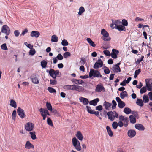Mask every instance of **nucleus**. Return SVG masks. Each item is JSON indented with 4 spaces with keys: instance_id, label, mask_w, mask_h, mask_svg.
<instances>
[{
    "instance_id": "1",
    "label": "nucleus",
    "mask_w": 152,
    "mask_h": 152,
    "mask_svg": "<svg viewBox=\"0 0 152 152\" xmlns=\"http://www.w3.org/2000/svg\"><path fill=\"white\" fill-rule=\"evenodd\" d=\"M119 121L118 122V126L121 127L124 126L126 127L128 126L129 122L128 118L123 115L120 116L119 117Z\"/></svg>"
},
{
    "instance_id": "2",
    "label": "nucleus",
    "mask_w": 152,
    "mask_h": 152,
    "mask_svg": "<svg viewBox=\"0 0 152 152\" xmlns=\"http://www.w3.org/2000/svg\"><path fill=\"white\" fill-rule=\"evenodd\" d=\"M72 143L73 145L76 149L77 151H80L81 148L80 142L75 137L72 139Z\"/></svg>"
},
{
    "instance_id": "3",
    "label": "nucleus",
    "mask_w": 152,
    "mask_h": 152,
    "mask_svg": "<svg viewBox=\"0 0 152 152\" xmlns=\"http://www.w3.org/2000/svg\"><path fill=\"white\" fill-rule=\"evenodd\" d=\"M89 76L91 77L92 76L94 77H102L100 73L97 70H94L93 69H91L89 72Z\"/></svg>"
},
{
    "instance_id": "4",
    "label": "nucleus",
    "mask_w": 152,
    "mask_h": 152,
    "mask_svg": "<svg viewBox=\"0 0 152 152\" xmlns=\"http://www.w3.org/2000/svg\"><path fill=\"white\" fill-rule=\"evenodd\" d=\"M101 34L103 36L102 39L104 41H109L110 40L111 38L109 36L108 33L104 29H103L101 30Z\"/></svg>"
},
{
    "instance_id": "5",
    "label": "nucleus",
    "mask_w": 152,
    "mask_h": 152,
    "mask_svg": "<svg viewBox=\"0 0 152 152\" xmlns=\"http://www.w3.org/2000/svg\"><path fill=\"white\" fill-rule=\"evenodd\" d=\"M1 32L7 35H9L10 33L9 27L7 25H4L1 28Z\"/></svg>"
},
{
    "instance_id": "6",
    "label": "nucleus",
    "mask_w": 152,
    "mask_h": 152,
    "mask_svg": "<svg viewBox=\"0 0 152 152\" xmlns=\"http://www.w3.org/2000/svg\"><path fill=\"white\" fill-rule=\"evenodd\" d=\"M32 82L35 84H38L39 82V79L38 75L33 74L31 77Z\"/></svg>"
},
{
    "instance_id": "7",
    "label": "nucleus",
    "mask_w": 152,
    "mask_h": 152,
    "mask_svg": "<svg viewBox=\"0 0 152 152\" xmlns=\"http://www.w3.org/2000/svg\"><path fill=\"white\" fill-rule=\"evenodd\" d=\"M112 23L110 25V27L113 28H116L121 23L120 20H112Z\"/></svg>"
},
{
    "instance_id": "8",
    "label": "nucleus",
    "mask_w": 152,
    "mask_h": 152,
    "mask_svg": "<svg viewBox=\"0 0 152 152\" xmlns=\"http://www.w3.org/2000/svg\"><path fill=\"white\" fill-rule=\"evenodd\" d=\"M34 127V125L33 123L28 122L25 125V129L27 131H31L33 130Z\"/></svg>"
},
{
    "instance_id": "9",
    "label": "nucleus",
    "mask_w": 152,
    "mask_h": 152,
    "mask_svg": "<svg viewBox=\"0 0 152 152\" xmlns=\"http://www.w3.org/2000/svg\"><path fill=\"white\" fill-rule=\"evenodd\" d=\"M73 87L72 88V90H76L79 92H82L84 90V88L82 86L78 85H73Z\"/></svg>"
},
{
    "instance_id": "10",
    "label": "nucleus",
    "mask_w": 152,
    "mask_h": 152,
    "mask_svg": "<svg viewBox=\"0 0 152 152\" xmlns=\"http://www.w3.org/2000/svg\"><path fill=\"white\" fill-rule=\"evenodd\" d=\"M17 112L18 115L22 118H24L26 115L23 110L19 107L17 109Z\"/></svg>"
},
{
    "instance_id": "11",
    "label": "nucleus",
    "mask_w": 152,
    "mask_h": 152,
    "mask_svg": "<svg viewBox=\"0 0 152 152\" xmlns=\"http://www.w3.org/2000/svg\"><path fill=\"white\" fill-rule=\"evenodd\" d=\"M105 89L102 84H99L97 85L95 89V91L97 92H104Z\"/></svg>"
},
{
    "instance_id": "12",
    "label": "nucleus",
    "mask_w": 152,
    "mask_h": 152,
    "mask_svg": "<svg viewBox=\"0 0 152 152\" xmlns=\"http://www.w3.org/2000/svg\"><path fill=\"white\" fill-rule=\"evenodd\" d=\"M127 134L129 137L132 138L136 135V132L134 130L130 129L128 131Z\"/></svg>"
},
{
    "instance_id": "13",
    "label": "nucleus",
    "mask_w": 152,
    "mask_h": 152,
    "mask_svg": "<svg viewBox=\"0 0 152 152\" xmlns=\"http://www.w3.org/2000/svg\"><path fill=\"white\" fill-rule=\"evenodd\" d=\"M118 53L119 51L118 50L113 49L110 56L112 58L115 59L117 58V55L118 54Z\"/></svg>"
},
{
    "instance_id": "14",
    "label": "nucleus",
    "mask_w": 152,
    "mask_h": 152,
    "mask_svg": "<svg viewBox=\"0 0 152 152\" xmlns=\"http://www.w3.org/2000/svg\"><path fill=\"white\" fill-rule=\"evenodd\" d=\"M135 128L139 131H143L145 130V127L142 124H136L135 125Z\"/></svg>"
},
{
    "instance_id": "15",
    "label": "nucleus",
    "mask_w": 152,
    "mask_h": 152,
    "mask_svg": "<svg viewBox=\"0 0 152 152\" xmlns=\"http://www.w3.org/2000/svg\"><path fill=\"white\" fill-rule=\"evenodd\" d=\"M79 99L80 101L83 103L84 105H87L89 102L88 100L86 98L80 97L79 98Z\"/></svg>"
},
{
    "instance_id": "16",
    "label": "nucleus",
    "mask_w": 152,
    "mask_h": 152,
    "mask_svg": "<svg viewBox=\"0 0 152 152\" xmlns=\"http://www.w3.org/2000/svg\"><path fill=\"white\" fill-rule=\"evenodd\" d=\"M40 35L39 32L37 31H33L31 32L30 35L32 37H38Z\"/></svg>"
},
{
    "instance_id": "17",
    "label": "nucleus",
    "mask_w": 152,
    "mask_h": 152,
    "mask_svg": "<svg viewBox=\"0 0 152 152\" xmlns=\"http://www.w3.org/2000/svg\"><path fill=\"white\" fill-rule=\"evenodd\" d=\"M25 148L26 149H30L31 148H34V146L30 142L28 141L26 142L25 144Z\"/></svg>"
},
{
    "instance_id": "18",
    "label": "nucleus",
    "mask_w": 152,
    "mask_h": 152,
    "mask_svg": "<svg viewBox=\"0 0 152 152\" xmlns=\"http://www.w3.org/2000/svg\"><path fill=\"white\" fill-rule=\"evenodd\" d=\"M112 70L115 73H118L121 71L118 65H115L112 68Z\"/></svg>"
},
{
    "instance_id": "19",
    "label": "nucleus",
    "mask_w": 152,
    "mask_h": 152,
    "mask_svg": "<svg viewBox=\"0 0 152 152\" xmlns=\"http://www.w3.org/2000/svg\"><path fill=\"white\" fill-rule=\"evenodd\" d=\"M107 115L108 117V118L110 120L113 121L114 119V113L113 112H109L107 113Z\"/></svg>"
},
{
    "instance_id": "20",
    "label": "nucleus",
    "mask_w": 152,
    "mask_h": 152,
    "mask_svg": "<svg viewBox=\"0 0 152 152\" xmlns=\"http://www.w3.org/2000/svg\"><path fill=\"white\" fill-rule=\"evenodd\" d=\"M103 64L102 61H101V62H96L94 64V68L95 69H97L101 67L102 66Z\"/></svg>"
},
{
    "instance_id": "21",
    "label": "nucleus",
    "mask_w": 152,
    "mask_h": 152,
    "mask_svg": "<svg viewBox=\"0 0 152 152\" xmlns=\"http://www.w3.org/2000/svg\"><path fill=\"white\" fill-rule=\"evenodd\" d=\"M10 106L15 108L17 107V103L13 99H11L10 101Z\"/></svg>"
},
{
    "instance_id": "22",
    "label": "nucleus",
    "mask_w": 152,
    "mask_h": 152,
    "mask_svg": "<svg viewBox=\"0 0 152 152\" xmlns=\"http://www.w3.org/2000/svg\"><path fill=\"white\" fill-rule=\"evenodd\" d=\"M99 99L97 98L94 100L90 101L89 102V104L91 105L96 106L97 105V102L99 101Z\"/></svg>"
},
{
    "instance_id": "23",
    "label": "nucleus",
    "mask_w": 152,
    "mask_h": 152,
    "mask_svg": "<svg viewBox=\"0 0 152 152\" xmlns=\"http://www.w3.org/2000/svg\"><path fill=\"white\" fill-rule=\"evenodd\" d=\"M111 105V103L106 101L104 102L103 103V106H105V109L107 110H109Z\"/></svg>"
},
{
    "instance_id": "24",
    "label": "nucleus",
    "mask_w": 152,
    "mask_h": 152,
    "mask_svg": "<svg viewBox=\"0 0 152 152\" xmlns=\"http://www.w3.org/2000/svg\"><path fill=\"white\" fill-rule=\"evenodd\" d=\"M76 136L77 138L80 140L82 141L83 139V136L82 134L80 131H77V132Z\"/></svg>"
},
{
    "instance_id": "25",
    "label": "nucleus",
    "mask_w": 152,
    "mask_h": 152,
    "mask_svg": "<svg viewBox=\"0 0 152 152\" xmlns=\"http://www.w3.org/2000/svg\"><path fill=\"white\" fill-rule=\"evenodd\" d=\"M49 73L50 75L53 79L56 78V77L55 74V70L53 69H51L49 70Z\"/></svg>"
},
{
    "instance_id": "26",
    "label": "nucleus",
    "mask_w": 152,
    "mask_h": 152,
    "mask_svg": "<svg viewBox=\"0 0 152 152\" xmlns=\"http://www.w3.org/2000/svg\"><path fill=\"white\" fill-rule=\"evenodd\" d=\"M144 102L142 100L140 99H137L136 103L138 105L141 107L143 106L144 105Z\"/></svg>"
},
{
    "instance_id": "27",
    "label": "nucleus",
    "mask_w": 152,
    "mask_h": 152,
    "mask_svg": "<svg viewBox=\"0 0 152 152\" xmlns=\"http://www.w3.org/2000/svg\"><path fill=\"white\" fill-rule=\"evenodd\" d=\"M106 129L110 137H112L113 135V133L110 128L108 126H106Z\"/></svg>"
},
{
    "instance_id": "28",
    "label": "nucleus",
    "mask_w": 152,
    "mask_h": 152,
    "mask_svg": "<svg viewBox=\"0 0 152 152\" xmlns=\"http://www.w3.org/2000/svg\"><path fill=\"white\" fill-rule=\"evenodd\" d=\"M128 96L127 92L126 91H122L120 94V97L121 99H124L125 97H127Z\"/></svg>"
},
{
    "instance_id": "29",
    "label": "nucleus",
    "mask_w": 152,
    "mask_h": 152,
    "mask_svg": "<svg viewBox=\"0 0 152 152\" xmlns=\"http://www.w3.org/2000/svg\"><path fill=\"white\" fill-rule=\"evenodd\" d=\"M86 40L91 46L93 47H95L96 46V45L94 44V42L90 38H87Z\"/></svg>"
},
{
    "instance_id": "30",
    "label": "nucleus",
    "mask_w": 152,
    "mask_h": 152,
    "mask_svg": "<svg viewBox=\"0 0 152 152\" xmlns=\"http://www.w3.org/2000/svg\"><path fill=\"white\" fill-rule=\"evenodd\" d=\"M116 29H118L119 31H125L126 28L121 23L119 26Z\"/></svg>"
},
{
    "instance_id": "31",
    "label": "nucleus",
    "mask_w": 152,
    "mask_h": 152,
    "mask_svg": "<svg viewBox=\"0 0 152 152\" xmlns=\"http://www.w3.org/2000/svg\"><path fill=\"white\" fill-rule=\"evenodd\" d=\"M143 101L144 103H148L149 101V99L148 96L144 95L142 97Z\"/></svg>"
},
{
    "instance_id": "32",
    "label": "nucleus",
    "mask_w": 152,
    "mask_h": 152,
    "mask_svg": "<svg viewBox=\"0 0 152 152\" xmlns=\"http://www.w3.org/2000/svg\"><path fill=\"white\" fill-rule=\"evenodd\" d=\"M58 40V38L56 35H54L52 36L51 41L52 42H57Z\"/></svg>"
},
{
    "instance_id": "33",
    "label": "nucleus",
    "mask_w": 152,
    "mask_h": 152,
    "mask_svg": "<svg viewBox=\"0 0 152 152\" xmlns=\"http://www.w3.org/2000/svg\"><path fill=\"white\" fill-rule=\"evenodd\" d=\"M130 121L131 123L134 124L136 122V118L133 115H131L129 117Z\"/></svg>"
},
{
    "instance_id": "34",
    "label": "nucleus",
    "mask_w": 152,
    "mask_h": 152,
    "mask_svg": "<svg viewBox=\"0 0 152 152\" xmlns=\"http://www.w3.org/2000/svg\"><path fill=\"white\" fill-rule=\"evenodd\" d=\"M73 85H67L64 86H63V88L65 90H72V88L73 87Z\"/></svg>"
},
{
    "instance_id": "35",
    "label": "nucleus",
    "mask_w": 152,
    "mask_h": 152,
    "mask_svg": "<svg viewBox=\"0 0 152 152\" xmlns=\"http://www.w3.org/2000/svg\"><path fill=\"white\" fill-rule=\"evenodd\" d=\"M39 111L42 116H46V109L41 108L39 109Z\"/></svg>"
},
{
    "instance_id": "36",
    "label": "nucleus",
    "mask_w": 152,
    "mask_h": 152,
    "mask_svg": "<svg viewBox=\"0 0 152 152\" xmlns=\"http://www.w3.org/2000/svg\"><path fill=\"white\" fill-rule=\"evenodd\" d=\"M85 9L83 7H81L79 8V11L78 12V15L79 16L81 15L82 14L85 12Z\"/></svg>"
},
{
    "instance_id": "37",
    "label": "nucleus",
    "mask_w": 152,
    "mask_h": 152,
    "mask_svg": "<svg viewBox=\"0 0 152 152\" xmlns=\"http://www.w3.org/2000/svg\"><path fill=\"white\" fill-rule=\"evenodd\" d=\"M35 133L36 132L34 131L30 132H29L31 139L33 140H35L37 138Z\"/></svg>"
},
{
    "instance_id": "38",
    "label": "nucleus",
    "mask_w": 152,
    "mask_h": 152,
    "mask_svg": "<svg viewBox=\"0 0 152 152\" xmlns=\"http://www.w3.org/2000/svg\"><path fill=\"white\" fill-rule=\"evenodd\" d=\"M47 64V62L45 60H43L41 62V65L43 68H45Z\"/></svg>"
},
{
    "instance_id": "39",
    "label": "nucleus",
    "mask_w": 152,
    "mask_h": 152,
    "mask_svg": "<svg viewBox=\"0 0 152 152\" xmlns=\"http://www.w3.org/2000/svg\"><path fill=\"white\" fill-rule=\"evenodd\" d=\"M124 112L126 114H129L131 113V110L130 108L128 107H126L124 109Z\"/></svg>"
},
{
    "instance_id": "40",
    "label": "nucleus",
    "mask_w": 152,
    "mask_h": 152,
    "mask_svg": "<svg viewBox=\"0 0 152 152\" xmlns=\"http://www.w3.org/2000/svg\"><path fill=\"white\" fill-rule=\"evenodd\" d=\"M118 126V123L117 122L114 121L112 123V126L114 129H116Z\"/></svg>"
},
{
    "instance_id": "41",
    "label": "nucleus",
    "mask_w": 152,
    "mask_h": 152,
    "mask_svg": "<svg viewBox=\"0 0 152 152\" xmlns=\"http://www.w3.org/2000/svg\"><path fill=\"white\" fill-rule=\"evenodd\" d=\"M47 123L48 125L52 127L53 126L52 121L50 118H47Z\"/></svg>"
},
{
    "instance_id": "42",
    "label": "nucleus",
    "mask_w": 152,
    "mask_h": 152,
    "mask_svg": "<svg viewBox=\"0 0 152 152\" xmlns=\"http://www.w3.org/2000/svg\"><path fill=\"white\" fill-rule=\"evenodd\" d=\"M118 106L120 108H122L125 106V104L124 102L122 101L118 104Z\"/></svg>"
},
{
    "instance_id": "43",
    "label": "nucleus",
    "mask_w": 152,
    "mask_h": 152,
    "mask_svg": "<svg viewBox=\"0 0 152 152\" xmlns=\"http://www.w3.org/2000/svg\"><path fill=\"white\" fill-rule=\"evenodd\" d=\"M52 113H53L55 115L57 116H59V113L55 109H52V110H50Z\"/></svg>"
},
{
    "instance_id": "44",
    "label": "nucleus",
    "mask_w": 152,
    "mask_h": 152,
    "mask_svg": "<svg viewBox=\"0 0 152 152\" xmlns=\"http://www.w3.org/2000/svg\"><path fill=\"white\" fill-rule=\"evenodd\" d=\"M61 45L63 46H66L68 45V43L66 40L63 39L61 42Z\"/></svg>"
},
{
    "instance_id": "45",
    "label": "nucleus",
    "mask_w": 152,
    "mask_h": 152,
    "mask_svg": "<svg viewBox=\"0 0 152 152\" xmlns=\"http://www.w3.org/2000/svg\"><path fill=\"white\" fill-rule=\"evenodd\" d=\"M16 111L15 110H14L12 112V118L14 120H15V119L16 117Z\"/></svg>"
},
{
    "instance_id": "46",
    "label": "nucleus",
    "mask_w": 152,
    "mask_h": 152,
    "mask_svg": "<svg viewBox=\"0 0 152 152\" xmlns=\"http://www.w3.org/2000/svg\"><path fill=\"white\" fill-rule=\"evenodd\" d=\"M46 107L50 111L52 110V107L51 104L48 102H46Z\"/></svg>"
},
{
    "instance_id": "47",
    "label": "nucleus",
    "mask_w": 152,
    "mask_h": 152,
    "mask_svg": "<svg viewBox=\"0 0 152 152\" xmlns=\"http://www.w3.org/2000/svg\"><path fill=\"white\" fill-rule=\"evenodd\" d=\"M48 90L51 93H55L56 92L55 89L50 87H49L48 88Z\"/></svg>"
},
{
    "instance_id": "48",
    "label": "nucleus",
    "mask_w": 152,
    "mask_h": 152,
    "mask_svg": "<svg viewBox=\"0 0 152 152\" xmlns=\"http://www.w3.org/2000/svg\"><path fill=\"white\" fill-rule=\"evenodd\" d=\"M121 24L124 26H127L128 25V22L125 19H123L122 20Z\"/></svg>"
},
{
    "instance_id": "49",
    "label": "nucleus",
    "mask_w": 152,
    "mask_h": 152,
    "mask_svg": "<svg viewBox=\"0 0 152 152\" xmlns=\"http://www.w3.org/2000/svg\"><path fill=\"white\" fill-rule=\"evenodd\" d=\"M146 87L147 88L148 91H152V85L151 84L146 85Z\"/></svg>"
},
{
    "instance_id": "50",
    "label": "nucleus",
    "mask_w": 152,
    "mask_h": 152,
    "mask_svg": "<svg viewBox=\"0 0 152 152\" xmlns=\"http://www.w3.org/2000/svg\"><path fill=\"white\" fill-rule=\"evenodd\" d=\"M35 53V50L34 49L32 48L30 50L29 53L31 55L33 56L34 55Z\"/></svg>"
},
{
    "instance_id": "51",
    "label": "nucleus",
    "mask_w": 152,
    "mask_h": 152,
    "mask_svg": "<svg viewBox=\"0 0 152 152\" xmlns=\"http://www.w3.org/2000/svg\"><path fill=\"white\" fill-rule=\"evenodd\" d=\"M146 91V88L145 87H143L140 90V93L142 94Z\"/></svg>"
},
{
    "instance_id": "52",
    "label": "nucleus",
    "mask_w": 152,
    "mask_h": 152,
    "mask_svg": "<svg viewBox=\"0 0 152 152\" xmlns=\"http://www.w3.org/2000/svg\"><path fill=\"white\" fill-rule=\"evenodd\" d=\"M70 53L68 52L65 53L63 54L64 57L65 58H67L68 56H70Z\"/></svg>"
},
{
    "instance_id": "53",
    "label": "nucleus",
    "mask_w": 152,
    "mask_h": 152,
    "mask_svg": "<svg viewBox=\"0 0 152 152\" xmlns=\"http://www.w3.org/2000/svg\"><path fill=\"white\" fill-rule=\"evenodd\" d=\"M86 107L87 108V111L88 112V113H90V114H92V113L93 112L94 110H92L91 108V107H89V106H86Z\"/></svg>"
},
{
    "instance_id": "54",
    "label": "nucleus",
    "mask_w": 152,
    "mask_h": 152,
    "mask_svg": "<svg viewBox=\"0 0 152 152\" xmlns=\"http://www.w3.org/2000/svg\"><path fill=\"white\" fill-rule=\"evenodd\" d=\"M104 53L106 56H110L111 54L109 50H105L103 51Z\"/></svg>"
},
{
    "instance_id": "55",
    "label": "nucleus",
    "mask_w": 152,
    "mask_h": 152,
    "mask_svg": "<svg viewBox=\"0 0 152 152\" xmlns=\"http://www.w3.org/2000/svg\"><path fill=\"white\" fill-rule=\"evenodd\" d=\"M57 83V81L56 80H50V83L51 85H56Z\"/></svg>"
},
{
    "instance_id": "56",
    "label": "nucleus",
    "mask_w": 152,
    "mask_h": 152,
    "mask_svg": "<svg viewBox=\"0 0 152 152\" xmlns=\"http://www.w3.org/2000/svg\"><path fill=\"white\" fill-rule=\"evenodd\" d=\"M1 48L4 50H8L7 48V47L6 44L5 43H4L1 46Z\"/></svg>"
},
{
    "instance_id": "57",
    "label": "nucleus",
    "mask_w": 152,
    "mask_h": 152,
    "mask_svg": "<svg viewBox=\"0 0 152 152\" xmlns=\"http://www.w3.org/2000/svg\"><path fill=\"white\" fill-rule=\"evenodd\" d=\"M55 72L56 77H60L61 76V74H59V72L58 70L55 71Z\"/></svg>"
},
{
    "instance_id": "58",
    "label": "nucleus",
    "mask_w": 152,
    "mask_h": 152,
    "mask_svg": "<svg viewBox=\"0 0 152 152\" xmlns=\"http://www.w3.org/2000/svg\"><path fill=\"white\" fill-rule=\"evenodd\" d=\"M25 44L28 48L30 49H32L33 48V45H31L30 44H28L27 42H25Z\"/></svg>"
},
{
    "instance_id": "59",
    "label": "nucleus",
    "mask_w": 152,
    "mask_h": 152,
    "mask_svg": "<svg viewBox=\"0 0 152 152\" xmlns=\"http://www.w3.org/2000/svg\"><path fill=\"white\" fill-rule=\"evenodd\" d=\"M112 102L113 104V105L112 107V108L113 109H114L115 108V107L116 105V102L114 100H113L112 101Z\"/></svg>"
},
{
    "instance_id": "60",
    "label": "nucleus",
    "mask_w": 152,
    "mask_h": 152,
    "mask_svg": "<svg viewBox=\"0 0 152 152\" xmlns=\"http://www.w3.org/2000/svg\"><path fill=\"white\" fill-rule=\"evenodd\" d=\"M57 58L59 60H61L63 59V58L61 54H59L57 56Z\"/></svg>"
},
{
    "instance_id": "61",
    "label": "nucleus",
    "mask_w": 152,
    "mask_h": 152,
    "mask_svg": "<svg viewBox=\"0 0 152 152\" xmlns=\"http://www.w3.org/2000/svg\"><path fill=\"white\" fill-rule=\"evenodd\" d=\"M103 109L102 106L101 105H99L96 107V109L99 111H101Z\"/></svg>"
},
{
    "instance_id": "62",
    "label": "nucleus",
    "mask_w": 152,
    "mask_h": 152,
    "mask_svg": "<svg viewBox=\"0 0 152 152\" xmlns=\"http://www.w3.org/2000/svg\"><path fill=\"white\" fill-rule=\"evenodd\" d=\"M28 30L27 28H25L24 30L20 34V36H24L26 33H27Z\"/></svg>"
},
{
    "instance_id": "63",
    "label": "nucleus",
    "mask_w": 152,
    "mask_h": 152,
    "mask_svg": "<svg viewBox=\"0 0 152 152\" xmlns=\"http://www.w3.org/2000/svg\"><path fill=\"white\" fill-rule=\"evenodd\" d=\"M104 72L106 74H108L110 73V71L108 68L106 67L104 70Z\"/></svg>"
},
{
    "instance_id": "64",
    "label": "nucleus",
    "mask_w": 152,
    "mask_h": 152,
    "mask_svg": "<svg viewBox=\"0 0 152 152\" xmlns=\"http://www.w3.org/2000/svg\"><path fill=\"white\" fill-rule=\"evenodd\" d=\"M148 95L150 100H152V92H150L148 93Z\"/></svg>"
}]
</instances>
